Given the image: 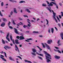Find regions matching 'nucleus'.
Wrapping results in <instances>:
<instances>
[{"label": "nucleus", "mask_w": 63, "mask_h": 63, "mask_svg": "<svg viewBox=\"0 0 63 63\" xmlns=\"http://www.w3.org/2000/svg\"><path fill=\"white\" fill-rule=\"evenodd\" d=\"M45 56L46 57V59L47 60V62L48 63L49 62H50V60L49 59H51V57H48V56H47L46 55Z\"/></svg>", "instance_id": "obj_1"}, {"label": "nucleus", "mask_w": 63, "mask_h": 63, "mask_svg": "<svg viewBox=\"0 0 63 63\" xmlns=\"http://www.w3.org/2000/svg\"><path fill=\"white\" fill-rule=\"evenodd\" d=\"M44 52L46 54L45 56L47 55L48 57H51V56H50V55L48 54V53H47V52L44 51Z\"/></svg>", "instance_id": "obj_2"}, {"label": "nucleus", "mask_w": 63, "mask_h": 63, "mask_svg": "<svg viewBox=\"0 0 63 63\" xmlns=\"http://www.w3.org/2000/svg\"><path fill=\"white\" fill-rule=\"evenodd\" d=\"M12 35H10V38L11 40V41H12V42L14 45H15V43L14 42V39H12Z\"/></svg>", "instance_id": "obj_3"}, {"label": "nucleus", "mask_w": 63, "mask_h": 63, "mask_svg": "<svg viewBox=\"0 0 63 63\" xmlns=\"http://www.w3.org/2000/svg\"><path fill=\"white\" fill-rule=\"evenodd\" d=\"M9 33H8L7 34L6 36V39H7V40H8L9 42H10V39H9V38H8V37H9Z\"/></svg>", "instance_id": "obj_4"}, {"label": "nucleus", "mask_w": 63, "mask_h": 63, "mask_svg": "<svg viewBox=\"0 0 63 63\" xmlns=\"http://www.w3.org/2000/svg\"><path fill=\"white\" fill-rule=\"evenodd\" d=\"M55 58V59H59L60 58V57L59 56L56 55L54 56Z\"/></svg>", "instance_id": "obj_5"}, {"label": "nucleus", "mask_w": 63, "mask_h": 63, "mask_svg": "<svg viewBox=\"0 0 63 63\" xmlns=\"http://www.w3.org/2000/svg\"><path fill=\"white\" fill-rule=\"evenodd\" d=\"M15 43L16 45L18 44H19L20 42H18V40L17 39H16L15 40Z\"/></svg>", "instance_id": "obj_6"}, {"label": "nucleus", "mask_w": 63, "mask_h": 63, "mask_svg": "<svg viewBox=\"0 0 63 63\" xmlns=\"http://www.w3.org/2000/svg\"><path fill=\"white\" fill-rule=\"evenodd\" d=\"M15 43L16 45L18 44H19L20 42H18V40L17 39H16L15 40Z\"/></svg>", "instance_id": "obj_7"}, {"label": "nucleus", "mask_w": 63, "mask_h": 63, "mask_svg": "<svg viewBox=\"0 0 63 63\" xmlns=\"http://www.w3.org/2000/svg\"><path fill=\"white\" fill-rule=\"evenodd\" d=\"M32 50L33 52L34 53H35V52H37V50H36V49H35V48H32Z\"/></svg>", "instance_id": "obj_8"}, {"label": "nucleus", "mask_w": 63, "mask_h": 63, "mask_svg": "<svg viewBox=\"0 0 63 63\" xmlns=\"http://www.w3.org/2000/svg\"><path fill=\"white\" fill-rule=\"evenodd\" d=\"M14 29L15 30V33H16V34H18V31H17V29L16 28H14Z\"/></svg>", "instance_id": "obj_9"}, {"label": "nucleus", "mask_w": 63, "mask_h": 63, "mask_svg": "<svg viewBox=\"0 0 63 63\" xmlns=\"http://www.w3.org/2000/svg\"><path fill=\"white\" fill-rule=\"evenodd\" d=\"M20 40H23V39H25V38H24V37L23 35L20 36Z\"/></svg>", "instance_id": "obj_10"}, {"label": "nucleus", "mask_w": 63, "mask_h": 63, "mask_svg": "<svg viewBox=\"0 0 63 63\" xmlns=\"http://www.w3.org/2000/svg\"><path fill=\"white\" fill-rule=\"evenodd\" d=\"M15 47L17 49L18 51V52L19 53H20V52H19V49H18V47H17V45L16 44L15 45Z\"/></svg>", "instance_id": "obj_11"}, {"label": "nucleus", "mask_w": 63, "mask_h": 63, "mask_svg": "<svg viewBox=\"0 0 63 63\" xmlns=\"http://www.w3.org/2000/svg\"><path fill=\"white\" fill-rule=\"evenodd\" d=\"M51 42H52V40H48V41H47V43L48 44H50Z\"/></svg>", "instance_id": "obj_12"}, {"label": "nucleus", "mask_w": 63, "mask_h": 63, "mask_svg": "<svg viewBox=\"0 0 63 63\" xmlns=\"http://www.w3.org/2000/svg\"><path fill=\"white\" fill-rule=\"evenodd\" d=\"M5 25V23L4 22L2 23L1 25V26L2 27H4Z\"/></svg>", "instance_id": "obj_13"}, {"label": "nucleus", "mask_w": 63, "mask_h": 63, "mask_svg": "<svg viewBox=\"0 0 63 63\" xmlns=\"http://www.w3.org/2000/svg\"><path fill=\"white\" fill-rule=\"evenodd\" d=\"M52 11L53 12V16H56V13L54 12H53V10H52Z\"/></svg>", "instance_id": "obj_14"}, {"label": "nucleus", "mask_w": 63, "mask_h": 63, "mask_svg": "<svg viewBox=\"0 0 63 63\" xmlns=\"http://www.w3.org/2000/svg\"><path fill=\"white\" fill-rule=\"evenodd\" d=\"M45 45H46V46L47 47L48 49H50V47H49V46L47 45L46 44Z\"/></svg>", "instance_id": "obj_15"}, {"label": "nucleus", "mask_w": 63, "mask_h": 63, "mask_svg": "<svg viewBox=\"0 0 63 63\" xmlns=\"http://www.w3.org/2000/svg\"><path fill=\"white\" fill-rule=\"evenodd\" d=\"M14 12L15 13V14H17V11H16V8H15L14 9Z\"/></svg>", "instance_id": "obj_16"}, {"label": "nucleus", "mask_w": 63, "mask_h": 63, "mask_svg": "<svg viewBox=\"0 0 63 63\" xmlns=\"http://www.w3.org/2000/svg\"><path fill=\"white\" fill-rule=\"evenodd\" d=\"M9 0L10 2H13V3H14V2H15V3H16V0Z\"/></svg>", "instance_id": "obj_17"}, {"label": "nucleus", "mask_w": 63, "mask_h": 63, "mask_svg": "<svg viewBox=\"0 0 63 63\" xmlns=\"http://www.w3.org/2000/svg\"><path fill=\"white\" fill-rule=\"evenodd\" d=\"M60 36L62 38V40H63V33H62L60 34Z\"/></svg>", "instance_id": "obj_18"}, {"label": "nucleus", "mask_w": 63, "mask_h": 63, "mask_svg": "<svg viewBox=\"0 0 63 63\" xmlns=\"http://www.w3.org/2000/svg\"><path fill=\"white\" fill-rule=\"evenodd\" d=\"M25 62H28V63H32L30 61H28L26 60H25Z\"/></svg>", "instance_id": "obj_19"}, {"label": "nucleus", "mask_w": 63, "mask_h": 63, "mask_svg": "<svg viewBox=\"0 0 63 63\" xmlns=\"http://www.w3.org/2000/svg\"><path fill=\"white\" fill-rule=\"evenodd\" d=\"M53 5L52 4V3H50L49 4H48V7H49V6H51L52 7V6H53Z\"/></svg>", "instance_id": "obj_20"}, {"label": "nucleus", "mask_w": 63, "mask_h": 63, "mask_svg": "<svg viewBox=\"0 0 63 63\" xmlns=\"http://www.w3.org/2000/svg\"><path fill=\"white\" fill-rule=\"evenodd\" d=\"M5 47H6V48H8V49H10V48H11V47H9L8 46H5Z\"/></svg>", "instance_id": "obj_21"}, {"label": "nucleus", "mask_w": 63, "mask_h": 63, "mask_svg": "<svg viewBox=\"0 0 63 63\" xmlns=\"http://www.w3.org/2000/svg\"><path fill=\"white\" fill-rule=\"evenodd\" d=\"M54 50H55V51H57V52H59V53H61V51H59V50H55V49H54Z\"/></svg>", "instance_id": "obj_22"}, {"label": "nucleus", "mask_w": 63, "mask_h": 63, "mask_svg": "<svg viewBox=\"0 0 63 63\" xmlns=\"http://www.w3.org/2000/svg\"><path fill=\"white\" fill-rule=\"evenodd\" d=\"M0 57L1 58V59L4 61H7V60H6V59L4 58L1 57Z\"/></svg>", "instance_id": "obj_23"}, {"label": "nucleus", "mask_w": 63, "mask_h": 63, "mask_svg": "<svg viewBox=\"0 0 63 63\" xmlns=\"http://www.w3.org/2000/svg\"><path fill=\"white\" fill-rule=\"evenodd\" d=\"M9 58L10 59V60H12V61H14V59L12 58V57L11 56L9 57Z\"/></svg>", "instance_id": "obj_24"}, {"label": "nucleus", "mask_w": 63, "mask_h": 63, "mask_svg": "<svg viewBox=\"0 0 63 63\" xmlns=\"http://www.w3.org/2000/svg\"><path fill=\"white\" fill-rule=\"evenodd\" d=\"M53 17V18H54L55 19V20L56 22H57V23H58V22H57L58 21L56 19V18H55V17H56V16H54Z\"/></svg>", "instance_id": "obj_25"}, {"label": "nucleus", "mask_w": 63, "mask_h": 63, "mask_svg": "<svg viewBox=\"0 0 63 63\" xmlns=\"http://www.w3.org/2000/svg\"><path fill=\"white\" fill-rule=\"evenodd\" d=\"M26 10H27V12H28V13H31V12L28 9H26Z\"/></svg>", "instance_id": "obj_26"}, {"label": "nucleus", "mask_w": 63, "mask_h": 63, "mask_svg": "<svg viewBox=\"0 0 63 63\" xmlns=\"http://www.w3.org/2000/svg\"><path fill=\"white\" fill-rule=\"evenodd\" d=\"M2 44H5V42L4 40H3V39H2Z\"/></svg>", "instance_id": "obj_27"}, {"label": "nucleus", "mask_w": 63, "mask_h": 63, "mask_svg": "<svg viewBox=\"0 0 63 63\" xmlns=\"http://www.w3.org/2000/svg\"><path fill=\"white\" fill-rule=\"evenodd\" d=\"M51 31L52 33H53V32L54 31V29L53 28H51Z\"/></svg>", "instance_id": "obj_28"}, {"label": "nucleus", "mask_w": 63, "mask_h": 63, "mask_svg": "<svg viewBox=\"0 0 63 63\" xmlns=\"http://www.w3.org/2000/svg\"><path fill=\"white\" fill-rule=\"evenodd\" d=\"M24 2V3H25V1H19V3H23Z\"/></svg>", "instance_id": "obj_29"}, {"label": "nucleus", "mask_w": 63, "mask_h": 63, "mask_svg": "<svg viewBox=\"0 0 63 63\" xmlns=\"http://www.w3.org/2000/svg\"><path fill=\"white\" fill-rule=\"evenodd\" d=\"M50 12V13H51V11L50 10V9H49V8H48V7H47L46 8Z\"/></svg>", "instance_id": "obj_30"}, {"label": "nucleus", "mask_w": 63, "mask_h": 63, "mask_svg": "<svg viewBox=\"0 0 63 63\" xmlns=\"http://www.w3.org/2000/svg\"><path fill=\"white\" fill-rule=\"evenodd\" d=\"M51 3H52L53 4H54V5H56V2H51Z\"/></svg>", "instance_id": "obj_31"}, {"label": "nucleus", "mask_w": 63, "mask_h": 63, "mask_svg": "<svg viewBox=\"0 0 63 63\" xmlns=\"http://www.w3.org/2000/svg\"><path fill=\"white\" fill-rule=\"evenodd\" d=\"M3 20L4 21H7V20L4 18H3Z\"/></svg>", "instance_id": "obj_32"}, {"label": "nucleus", "mask_w": 63, "mask_h": 63, "mask_svg": "<svg viewBox=\"0 0 63 63\" xmlns=\"http://www.w3.org/2000/svg\"><path fill=\"white\" fill-rule=\"evenodd\" d=\"M28 26L27 25H24V26H23V27L24 28H26V27H27Z\"/></svg>", "instance_id": "obj_33"}, {"label": "nucleus", "mask_w": 63, "mask_h": 63, "mask_svg": "<svg viewBox=\"0 0 63 63\" xmlns=\"http://www.w3.org/2000/svg\"><path fill=\"white\" fill-rule=\"evenodd\" d=\"M42 6L44 7H46V6H47V5H46V4L43 3L42 4Z\"/></svg>", "instance_id": "obj_34"}, {"label": "nucleus", "mask_w": 63, "mask_h": 63, "mask_svg": "<svg viewBox=\"0 0 63 63\" xmlns=\"http://www.w3.org/2000/svg\"><path fill=\"white\" fill-rule=\"evenodd\" d=\"M32 55H34L35 56H36V53H33V52H32Z\"/></svg>", "instance_id": "obj_35"}, {"label": "nucleus", "mask_w": 63, "mask_h": 63, "mask_svg": "<svg viewBox=\"0 0 63 63\" xmlns=\"http://www.w3.org/2000/svg\"><path fill=\"white\" fill-rule=\"evenodd\" d=\"M42 46H43V47L44 48H45V47H46V46H45L44 45V44L43 43H42Z\"/></svg>", "instance_id": "obj_36"}, {"label": "nucleus", "mask_w": 63, "mask_h": 63, "mask_svg": "<svg viewBox=\"0 0 63 63\" xmlns=\"http://www.w3.org/2000/svg\"><path fill=\"white\" fill-rule=\"evenodd\" d=\"M27 20V21L30 24H31V23L29 22V21H30V20H29V19H28Z\"/></svg>", "instance_id": "obj_37"}, {"label": "nucleus", "mask_w": 63, "mask_h": 63, "mask_svg": "<svg viewBox=\"0 0 63 63\" xmlns=\"http://www.w3.org/2000/svg\"><path fill=\"white\" fill-rule=\"evenodd\" d=\"M1 5L2 7H3V5H4V3H3V2H2L1 3Z\"/></svg>", "instance_id": "obj_38"}, {"label": "nucleus", "mask_w": 63, "mask_h": 63, "mask_svg": "<svg viewBox=\"0 0 63 63\" xmlns=\"http://www.w3.org/2000/svg\"><path fill=\"white\" fill-rule=\"evenodd\" d=\"M57 19L59 20V22H60V20L59 18H58V17L57 16Z\"/></svg>", "instance_id": "obj_39"}, {"label": "nucleus", "mask_w": 63, "mask_h": 63, "mask_svg": "<svg viewBox=\"0 0 63 63\" xmlns=\"http://www.w3.org/2000/svg\"><path fill=\"white\" fill-rule=\"evenodd\" d=\"M0 15L1 16H2L3 15L2 14V13H1V12L0 11Z\"/></svg>", "instance_id": "obj_40"}, {"label": "nucleus", "mask_w": 63, "mask_h": 63, "mask_svg": "<svg viewBox=\"0 0 63 63\" xmlns=\"http://www.w3.org/2000/svg\"><path fill=\"white\" fill-rule=\"evenodd\" d=\"M46 20L47 21V23L46 24L47 25H48V21L47 19H46Z\"/></svg>", "instance_id": "obj_41"}, {"label": "nucleus", "mask_w": 63, "mask_h": 63, "mask_svg": "<svg viewBox=\"0 0 63 63\" xmlns=\"http://www.w3.org/2000/svg\"><path fill=\"white\" fill-rule=\"evenodd\" d=\"M39 55L41 56H42V57H44V56L43 55V54H39Z\"/></svg>", "instance_id": "obj_42"}, {"label": "nucleus", "mask_w": 63, "mask_h": 63, "mask_svg": "<svg viewBox=\"0 0 63 63\" xmlns=\"http://www.w3.org/2000/svg\"><path fill=\"white\" fill-rule=\"evenodd\" d=\"M10 24H11V22H10V21H9V22L8 24V26H10Z\"/></svg>", "instance_id": "obj_43"}, {"label": "nucleus", "mask_w": 63, "mask_h": 63, "mask_svg": "<svg viewBox=\"0 0 63 63\" xmlns=\"http://www.w3.org/2000/svg\"><path fill=\"white\" fill-rule=\"evenodd\" d=\"M16 57H18V58H20V59H21V60H22V58H21L20 56H16Z\"/></svg>", "instance_id": "obj_44"}, {"label": "nucleus", "mask_w": 63, "mask_h": 63, "mask_svg": "<svg viewBox=\"0 0 63 63\" xmlns=\"http://www.w3.org/2000/svg\"><path fill=\"white\" fill-rule=\"evenodd\" d=\"M4 53L5 55V56L7 58V54H6V53H5V52H4Z\"/></svg>", "instance_id": "obj_45"}, {"label": "nucleus", "mask_w": 63, "mask_h": 63, "mask_svg": "<svg viewBox=\"0 0 63 63\" xmlns=\"http://www.w3.org/2000/svg\"><path fill=\"white\" fill-rule=\"evenodd\" d=\"M60 43V40H59L58 41L57 44H59V43Z\"/></svg>", "instance_id": "obj_46"}, {"label": "nucleus", "mask_w": 63, "mask_h": 63, "mask_svg": "<svg viewBox=\"0 0 63 63\" xmlns=\"http://www.w3.org/2000/svg\"><path fill=\"white\" fill-rule=\"evenodd\" d=\"M33 32V33H39V32L34 31V32Z\"/></svg>", "instance_id": "obj_47"}, {"label": "nucleus", "mask_w": 63, "mask_h": 63, "mask_svg": "<svg viewBox=\"0 0 63 63\" xmlns=\"http://www.w3.org/2000/svg\"><path fill=\"white\" fill-rule=\"evenodd\" d=\"M9 27L10 28H11V29H13V28L11 26H9Z\"/></svg>", "instance_id": "obj_48"}, {"label": "nucleus", "mask_w": 63, "mask_h": 63, "mask_svg": "<svg viewBox=\"0 0 63 63\" xmlns=\"http://www.w3.org/2000/svg\"><path fill=\"white\" fill-rule=\"evenodd\" d=\"M16 38H17V39H19V38H20V37H19L18 36H17L16 37Z\"/></svg>", "instance_id": "obj_49"}, {"label": "nucleus", "mask_w": 63, "mask_h": 63, "mask_svg": "<svg viewBox=\"0 0 63 63\" xmlns=\"http://www.w3.org/2000/svg\"><path fill=\"white\" fill-rule=\"evenodd\" d=\"M27 40H32V39L31 38H30L29 39H27Z\"/></svg>", "instance_id": "obj_50"}, {"label": "nucleus", "mask_w": 63, "mask_h": 63, "mask_svg": "<svg viewBox=\"0 0 63 63\" xmlns=\"http://www.w3.org/2000/svg\"><path fill=\"white\" fill-rule=\"evenodd\" d=\"M61 14H62V15H61L62 16H63V12H61Z\"/></svg>", "instance_id": "obj_51"}, {"label": "nucleus", "mask_w": 63, "mask_h": 63, "mask_svg": "<svg viewBox=\"0 0 63 63\" xmlns=\"http://www.w3.org/2000/svg\"><path fill=\"white\" fill-rule=\"evenodd\" d=\"M27 25L29 26V27H30L31 26V24H28Z\"/></svg>", "instance_id": "obj_52"}, {"label": "nucleus", "mask_w": 63, "mask_h": 63, "mask_svg": "<svg viewBox=\"0 0 63 63\" xmlns=\"http://www.w3.org/2000/svg\"><path fill=\"white\" fill-rule=\"evenodd\" d=\"M58 25L60 27H61V25L60 23L58 24Z\"/></svg>", "instance_id": "obj_53"}, {"label": "nucleus", "mask_w": 63, "mask_h": 63, "mask_svg": "<svg viewBox=\"0 0 63 63\" xmlns=\"http://www.w3.org/2000/svg\"><path fill=\"white\" fill-rule=\"evenodd\" d=\"M59 16L60 18H62V17H61V16L60 15H59Z\"/></svg>", "instance_id": "obj_54"}, {"label": "nucleus", "mask_w": 63, "mask_h": 63, "mask_svg": "<svg viewBox=\"0 0 63 63\" xmlns=\"http://www.w3.org/2000/svg\"><path fill=\"white\" fill-rule=\"evenodd\" d=\"M59 5L61 6H62V3H61V2L60 3H59Z\"/></svg>", "instance_id": "obj_55"}, {"label": "nucleus", "mask_w": 63, "mask_h": 63, "mask_svg": "<svg viewBox=\"0 0 63 63\" xmlns=\"http://www.w3.org/2000/svg\"><path fill=\"white\" fill-rule=\"evenodd\" d=\"M12 14H13V11H12L10 13V15H12Z\"/></svg>", "instance_id": "obj_56"}, {"label": "nucleus", "mask_w": 63, "mask_h": 63, "mask_svg": "<svg viewBox=\"0 0 63 63\" xmlns=\"http://www.w3.org/2000/svg\"><path fill=\"white\" fill-rule=\"evenodd\" d=\"M39 58L40 59H41V60H43V58H42L39 57Z\"/></svg>", "instance_id": "obj_57"}, {"label": "nucleus", "mask_w": 63, "mask_h": 63, "mask_svg": "<svg viewBox=\"0 0 63 63\" xmlns=\"http://www.w3.org/2000/svg\"><path fill=\"white\" fill-rule=\"evenodd\" d=\"M13 23L14 24H15V25L16 24V23H15V21H14V20H13Z\"/></svg>", "instance_id": "obj_58"}, {"label": "nucleus", "mask_w": 63, "mask_h": 63, "mask_svg": "<svg viewBox=\"0 0 63 63\" xmlns=\"http://www.w3.org/2000/svg\"><path fill=\"white\" fill-rule=\"evenodd\" d=\"M25 41H26V42H30V41L26 40H25Z\"/></svg>", "instance_id": "obj_59"}, {"label": "nucleus", "mask_w": 63, "mask_h": 63, "mask_svg": "<svg viewBox=\"0 0 63 63\" xmlns=\"http://www.w3.org/2000/svg\"><path fill=\"white\" fill-rule=\"evenodd\" d=\"M24 17H28V16L27 15H24Z\"/></svg>", "instance_id": "obj_60"}, {"label": "nucleus", "mask_w": 63, "mask_h": 63, "mask_svg": "<svg viewBox=\"0 0 63 63\" xmlns=\"http://www.w3.org/2000/svg\"><path fill=\"white\" fill-rule=\"evenodd\" d=\"M48 32L49 33H50V30L49 29L48 30Z\"/></svg>", "instance_id": "obj_61"}, {"label": "nucleus", "mask_w": 63, "mask_h": 63, "mask_svg": "<svg viewBox=\"0 0 63 63\" xmlns=\"http://www.w3.org/2000/svg\"><path fill=\"white\" fill-rule=\"evenodd\" d=\"M46 2H47L48 5H49V2H48V1H46Z\"/></svg>", "instance_id": "obj_62"}, {"label": "nucleus", "mask_w": 63, "mask_h": 63, "mask_svg": "<svg viewBox=\"0 0 63 63\" xmlns=\"http://www.w3.org/2000/svg\"><path fill=\"white\" fill-rule=\"evenodd\" d=\"M55 29L56 30H57V31H58V29H57V28H56V27H55Z\"/></svg>", "instance_id": "obj_63"}, {"label": "nucleus", "mask_w": 63, "mask_h": 63, "mask_svg": "<svg viewBox=\"0 0 63 63\" xmlns=\"http://www.w3.org/2000/svg\"><path fill=\"white\" fill-rule=\"evenodd\" d=\"M39 49L40 51H42V48H41L40 47V48H39Z\"/></svg>", "instance_id": "obj_64"}]
</instances>
